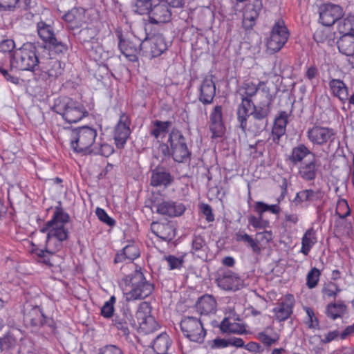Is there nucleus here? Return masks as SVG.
<instances>
[{
	"mask_svg": "<svg viewBox=\"0 0 354 354\" xmlns=\"http://www.w3.org/2000/svg\"><path fill=\"white\" fill-rule=\"evenodd\" d=\"M234 239L236 242H243L246 246L250 247L255 254L261 252V248L253 237L247 234L245 230L240 229L234 234Z\"/></svg>",
	"mask_w": 354,
	"mask_h": 354,
	"instance_id": "36",
	"label": "nucleus"
},
{
	"mask_svg": "<svg viewBox=\"0 0 354 354\" xmlns=\"http://www.w3.org/2000/svg\"><path fill=\"white\" fill-rule=\"evenodd\" d=\"M140 256V250L137 245L131 243L127 245L120 252H118L114 259V263H118L126 260L133 261Z\"/></svg>",
	"mask_w": 354,
	"mask_h": 354,
	"instance_id": "31",
	"label": "nucleus"
},
{
	"mask_svg": "<svg viewBox=\"0 0 354 354\" xmlns=\"http://www.w3.org/2000/svg\"><path fill=\"white\" fill-rule=\"evenodd\" d=\"M31 0H0V10L14 11L16 8L27 10L30 6Z\"/></svg>",
	"mask_w": 354,
	"mask_h": 354,
	"instance_id": "42",
	"label": "nucleus"
},
{
	"mask_svg": "<svg viewBox=\"0 0 354 354\" xmlns=\"http://www.w3.org/2000/svg\"><path fill=\"white\" fill-rule=\"evenodd\" d=\"M171 344L169 335L166 333H162L153 340V348L156 353H167Z\"/></svg>",
	"mask_w": 354,
	"mask_h": 354,
	"instance_id": "43",
	"label": "nucleus"
},
{
	"mask_svg": "<svg viewBox=\"0 0 354 354\" xmlns=\"http://www.w3.org/2000/svg\"><path fill=\"white\" fill-rule=\"evenodd\" d=\"M335 213L340 218H344L350 214L351 210L346 200L339 199L337 201Z\"/></svg>",
	"mask_w": 354,
	"mask_h": 354,
	"instance_id": "53",
	"label": "nucleus"
},
{
	"mask_svg": "<svg viewBox=\"0 0 354 354\" xmlns=\"http://www.w3.org/2000/svg\"><path fill=\"white\" fill-rule=\"evenodd\" d=\"M252 119L250 121V125L247 129L254 135H259L268 126V119L261 118L260 117L251 115Z\"/></svg>",
	"mask_w": 354,
	"mask_h": 354,
	"instance_id": "45",
	"label": "nucleus"
},
{
	"mask_svg": "<svg viewBox=\"0 0 354 354\" xmlns=\"http://www.w3.org/2000/svg\"><path fill=\"white\" fill-rule=\"evenodd\" d=\"M35 44L27 42L12 52L10 65L12 70L35 71L39 68L40 62L37 55Z\"/></svg>",
	"mask_w": 354,
	"mask_h": 354,
	"instance_id": "4",
	"label": "nucleus"
},
{
	"mask_svg": "<svg viewBox=\"0 0 354 354\" xmlns=\"http://www.w3.org/2000/svg\"><path fill=\"white\" fill-rule=\"evenodd\" d=\"M263 84V82H259V84L257 85L252 82H245L239 87L238 93L241 98L252 100V97L257 94L259 86Z\"/></svg>",
	"mask_w": 354,
	"mask_h": 354,
	"instance_id": "44",
	"label": "nucleus"
},
{
	"mask_svg": "<svg viewBox=\"0 0 354 354\" xmlns=\"http://www.w3.org/2000/svg\"><path fill=\"white\" fill-rule=\"evenodd\" d=\"M97 354H124V352L117 345L106 344L99 348Z\"/></svg>",
	"mask_w": 354,
	"mask_h": 354,
	"instance_id": "57",
	"label": "nucleus"
},
{
	"mask_svg": "<svg viewBox=\"0 0 354 354\" xmlns=\"http://www.w3.org/2000/svg\"><path fill=\"white\" fill-rule=\"evenodd\" d=\"M272 98L269 93L264 95V97L259 104H253L251 115L260 117L261 118L268 119V115L271 111Z\"/></svg>",
	"mask_w": 354,
	"mask_h": 354,
	"instance_id": "30",
	"label": "nucleus"
},
{
	"mask_svg": "<svg viewBox=\"0 0 354 354\" xmlns=\"http://www.w3.org/2000/svg\"><path fill=\"white\" fill-rule=\"evenodd\" d=\"M120 285L129 301L145 299L155 288L153 283L147 280L140 269L124 277Z\"/></svg>",
	"mask_w": 354,
	"mask_h": 354,
	"instance_id": "3",
	"label": "nucleus"
},
{
	"mask_svg": "<svg viewBox=\"0 0 354 354\" xmlns=\"http://www.w3.org/2000/svg\"><path fill=\"white\" fill-rule=\"evenodd\" d=\"M95 214L99 218V220L107 225L112 227L115 225V221L113 218H111L106 211L100 207H97L95 210Z\"/></svg>",
	"mask_w": 354,
	"mask_h": 354,
	"instance_id": "56",
	"label": "nucleus"
},
{
	"mask_svg": "<svg viewBox=\"0 0 354 354\" xmlns=\"http://www.w3.org/2000/svg\"><path fill=\"white\" fill-rule=\"evenodd\" d=\"M53 109L68 123H76L88 114L81 102L68 97L56 100Z\"/></svg>",
	"mask_w": 354,
	"mask_h": 354,
	"instance_id": "6",
	"label": "nucleus"
},
{
	"mask_svg": "<svg viewBox=\"0 0 354 354\" xmlns=\"http://www.w3.org/2000/svg\"><path fill=\"white\" fill-rule=\"evenodd\" d=\"M339 51L346 56L354 55V36L351 35H342L337 41Z\"/></svg>",
	"mask_w": 354,
	"mask_h": 354,
	"instance_id": "37",
	"label": "nucleus"
},
{
	"mask_svg": "<svg viewBox=\"0 0 354 354\" xmlns=\"http://www.w3.org/2000/svg\"><path fill=\"white\" fill-rule=\"evenodd\" d=\"M71 30L80 28L85 22V10L82 8H73L63 17Z\"/></svg>",
	"mask_w": 354,
	"mask_h": 354,
	"instance_id": "26",
	"label": "nucleus"
},
{
	"mask_svg": "<svg viewBox=\"0 0 354 354\" xmlns=\"http://www.w3.org/2000/svg\"><path fill=\"white\" fill-rule=\"evenodd\" d=\"M64 67L65 64L62 62L55 58H49L46 65L42 66L41 70L45 72L50 78L55 80L63 73Z\"/></svg>",
	"mask_w": 354,
	"mask_h": 354,
	"instance_id": "32",
	"label": "nucleus"
},
{
	"mask_svg": "<svg viewBox=\"0 0 354 354\" xmlns=\"http://www.w3.org/2000/svg\"><path fill=\"white\" fill-rule=\"evenodd\" d=\"M209 129L212 138H221L225 131L223 121V107L221 105L215 106L209 115Z\"/></svg>",
	"mask_w": 354,
	"mask_h": 354,
	"instance_id": "19",
	"label": "nucleus"
},
{
	"mask_svg": "<svg viewBox=\"0 0 354 354\" xmlns=\"http://www.w3.org/2000/svg\"><path fill=\"white\" fill-rule=\"evenodd\" d=\"M151 230L157 237L165 241H170L176 236V228L171 221H153L151 223Z\"/></svg>",
	"mask_w": 354,
	"mask_h": 354,
	"instance_id": "20",
	"label": "nucleus"
},
{
	"mask_svg": "<svg viewBox=\"0 0 354 354\" xmlns=\"http://www.w3.org/2000/svg\"><path fill=\"white\" fill-rule=\"evenodd\" d=\"M15 48V43L12 39H6L0 42V51L11 53Z\"/></svg>",
	"mask_w": 354,
	"mask_h": 354,
	"instance_id": "61",
	"label": "nucleus"
},
{
	"mask_svg": "<svg viewBox=\"0 0 354 354\" xmlns=\"http://www.w3.org/2000/svg\"><path fill=\"white\" fill-rule=\"evenodd\" d=\"M248 223L254 229H265L268 227L270 225L268 221L264 220L263 216L259 215L258 216H255L254 215L250 216L248 217Z\"/></svg>",
	"mask_w": 354,
	"mask_h": 354,
	"instance_id": "52",
	"label": "nucleus"
},
{
	"mask_svg": "<svg viewBox=\"0 0 354 354\" xmlns=\"http://www.w3.org/2000/svg\"><path fill=\"white\" fill-rule=\"evenodd\" d=\"M339 337L341 338V335L338 330H331L324 335V338L321 339V342L323 344H328L338 339Z\"/></svg>",
	"mask_w": 354,
	"mask_h": 354,
	"instance_id": "60",
	"label": "nucleus"
},
{
	"mask_svg": "<svg viewBox=\"0 0 354 354\" xmlns=\"http://www.w3.org/2000/svg\"><path fill=\"white\" fill-rule=\"evenodd\" d=\"M69 214L66 213L61 205L55 207L52 219L48 221L40 230L42 233H47V240L44 250L37 252L39 261L49 267L55 266L57 259L56 252L62 248V242L68 238L69 232L65 227L68 223Z\"/></svg>",
	"mask_w": 354,
	"mask_h": 354,
	"instance_id": "1",
	"label": "nucleus"
},
{
	"mask_svg": "<svg viewBox=\"0 0 354 354\" xmlns=\"http://www.w3.org/2000/svg\"><path fill=\"white\" fill-rule=\"evenodd\" d=\"M37 32L48 49L54 50L57 54H64L67 52L68 46L57 38L53 24L40 20L37 23Z\"/></svg>",
	"mask_w": 354,
	"mask_h": 354,
	"instance_id": "8",
	"label": "nucleus"
},
{
	"mask_svg": "<svg viewBox=\"0 0 354 354\" xmlns=\"http://www.w3.org/2000/svg\"><path fill=\"white\" fill-rule=\"evenodd\" d=\"M216 283L221 289L228 292H236L244 286V281L240 276L228 269L217 272Z\"/></svg>",
	"mask_w": 354,
	"mask_h": 354,
	"instance_id": "10",
	"label": "nucleus"
},
{
	"mask_svg": "<svg viewBox=\"0 0 354 354\" xmlns=\"http://www.w3.org/2000/svg\"><path fill=\"white\" fill-rule=\"evenodd\" d=\"M145 15H148L149 21L152 24L167 23L171 18L170 8L160 0L154 3Z\"/></svg>",
	"mask_w": 354,
	"mask_h": 354,
	"instance_id": "16",
	"label": "nucleus"
},
{
	"mask_svg": "<svg viewBox=\"0 0 354 354\" xmlns=\"http://www.w3.org/2000/svg\"><path fill=\"white\" fill-rule=\"evenodd\" d=\"M162 153L164 155H171L173 160L178 163L188 162L192 154L185 136L177 129H173L170 131L167 145H165V149L162 150Z\"/></svg>",
	"mask_w": 354,
	"mask_h": 354,
	"instance_id": "5",
	"label": "nucleus"
},
{
	"mask_svg": "<svg viewBox=\"0 0 354 354\" xmlns=\"http://www.w3.org/2000/svg\"><path fill=\"white\" fill-rule=\"evenodd\" d=\"M295 305V299L292 295H288L286 299L280 302L273 309L275 318L279 322H283L288 319L292 313Z\"/></svg>",
	"mask_w": 354,
	"mask_h": 354,
	"instance_id": "24",
	"label": "nucleus"
},
{
	"mask_svg": "<svg viewBox=\"0 0 354 354\" xmlns=\"http://www.w3.org/2000/svg\"><path fill=\"white\" fill-rule=\"evenodd\" d=\"M171 121L155 120L152 122L149 133L156 139L164 138L169 131V129L171 127Z\"/></svg>",
	"mask_w": 354,
	"mask_h": 354,
	"instance_id": "40",
	"label": "nucleus"
},
{
	"mask_svg": "<svg viewBox=\"0 0 354 354\" xmlns=\"http://www.w3.org/2000/svg\"><path fill=\"white\" fill-rule=\"evenodd\" d=\"M255 337L265 346L268 347L277 344L280 339V335L272 326L264 328L261 331L258 332Z\"/></svg>",
	"mask_w": 354,
	"mask_h": 354,
	"instance_id": "29",
	"label": "nucleus"
},
{
	"mask_svg": "<svg viewBox=\"0 0 354 354\" xmlns=\"http://www.w3.org/2000/svg\"><path fill=\"white\" fill-rule=\"evenodd\" d=\"M158 0H136L133 6V11L139 15H145L149 11V8Z\"/></svg>",
	"mask_w": 354,
	"mask_h": 354,
	"instance_id": "47",
	"label": "nucleus"
},
{
	"mask_svg": "<svg viewBox=\"0 0 354 354\" xmlns=\"http://www.w3.org/2000/svg\"><path fill=\"white\" fill-rule=\"evenodd\" d=\"M346 313L347 306L344 301L341 300L328 304L325 310L327 317L333 320L337 318H342Z\"/></svg>",
	"mask_w": 354,
	"mask_h": 354,
	"instance_id": "33",
	"label": "nucleus"
},
{
	"mask_svg": "<svg viewBox=\"0 0 354 354\" xmlns=\"http://www.w3.org/2000/svg\"><path fill=\"white\" fill-rule=\"evenodd\" d=\"M206 243L204 238L201 235H194L192 241L191 252L194 254L205 251Z\"/></svg>",
	"mask_w": 354,
	"mask_h": 354,
	"instance_id": "50",
	"label": "nucleus"
},
{
	"mask_svg": "<svg viewBox=\"0 0 354 354\" xmlns=\"http://www.w3.org/2000/svg\"><path fill=\"white\" fill-rule=\"evenodd\" d=\"M324 196V193L320 189H304L297 193L295 201L299 203L308 202L315 203L320 201Z\"/></svg>",
	"mask_w": 354,
	"mask_h": 354,
	"instance_id": "34",
	"label": "nucleus"
},
{
	"mask_svg": "<svg viewBox=\"0 0 354 354\" xmlns=\"http://www.w3.org/2000/svg\"><path fill=\"white\" fill-rule=\"evenodd\" d=\"M254 209L259 216H263V213L268 212V204L257 201L254 204Z\"/></svg>",
	"mask_w": 354,
	"mask_h": 354,
	"instance_id": "64",
	"label": "nucleus"
},
{
	"mask_svg": "<svg viewBox=\"0 0 354 354\" xmlns=\"http://www.w3.org/2000/svg\"><path fill=\"white\" fill-rule=\"evenodd\" d=\"M174 177L164 168H156L152 171L150 185L152 187H167L172 183Z\"/></svg>",
	"mask_w": 354,
	"mask_h": 354,
	"instance_id": "28",
	"label": "nucleus"
},
{
	"mask_svg": "<svg viewBox=\"0 0 354 354\" xmlns=\"http://www.w3.org/2000/svg\"><path fill=\"white\" fill-rule=\"evenodd\" d=\"M116 301V298L114 295L111 296L110 299L106 301L101 308V315L106 319L113 317L114 304Z\"/></svg>",
	"mask_w": 354,
	"mask_h": 354,
	"instance_id": "48",
	"label": "nucleus"
},
{
	"mask_svg": "<svg viewBox=\"0 0 354 354\" xmlns=\"http://www.w3.org/2000/svg\"><path fill=\"white\" fill-rule=\"evenodd\" d=\"M142 42L136 37L124 39L119 35L118 47L123 55L130 62H136L138 60Z\"/></svg>",
	"mask_w": 354,
	"mask_h": 354,
	"instance_id": "15",
	"label": "nucleus"
},
{
	"mask_svg": "<svg viewBox=\"0 0 354 354\" xmlns=\"http://www.w3.org/2000/svg\"><path fill=\"white\" fill-rule=\"evenodd\" d=\"M97 135V130L88 126L75 128L71 133V148L75 152L82 153L84 155L110 156L114 152L113 147L104 142L95 144Z\"/></svg>",
	"mask_w": 354,
	"mask_h": 354,
	"instance_id": "2",
	"label": "nucleus"
},
{
	"mask_svg": "<svg viewBox=\"0 0 354 354\" xmlns=\"http://www.w3.org/2000/svg\"><path fill=\"white\" fill-rule=\"evenodd\" d=\"M337 30L342 35L354 36V15H348L345 17H342L337 21Z\"/></svg>",
	"mask_w": 354,
	"mask_h": 354,
	"instance_id": "39",
	"label": "nucleus"
},
{
	"mask_svg": "<svg viewBox=\"0 0 354 354\" xmlns=\"http://www.w3.org/2000/svg\"><path fill=\"white\" fill-rule=\"evenodd\" d=\"M320 271L316 268H312L306 277V285L309 288H314L319 280Z\"/></svg>",
	"mask_w": 354,
	"mask_h": 354,
	"instance_id": "51",
	"label": "nucleus"
},
{
	"mask_svg": "<svg viewBox=\"0 0 354 354\" xmlns=\"http://www.w3.org/2000/svg\"><path fill=\"white\" fill-rule=\"evenodd\" d=\"M131 120L129 116L122 113L114 131V140L118 148H123L131 134L129 126Z\"/></svg>",
	"mask_w": 354,
	"mask_h": 354,
	"instance_id": "17",
	"label": "nucleus"
},
{
	"mask_svg": "<svg viewBox=\"0 0 354 354\" xmlns=\"http://www.w3.org/2000/svg\"><path fill=\"white\" fill-rule=\"evenodd\" d=\"M23 314L25 326L30 328L32 330H38L45 325L52 330L56 328V323L54 319L46 316L43 309L38 305L26 303L24 305Z\"/></svg>",
	"mask_w": 354,
	"mask_h": 354,
	"instance_id": "7",
	"label": "nucleus"
},
{
	"mask_svg": "<svg viewBox=\"0 0 354 354\" xmlns=\"http://www.w3.org/2000/svg\"><path fill=\"white\" fill-rule=\"evenodd\" d=\"M165 260L168 263L170 270L179 269L183 264V259L182 257H176L174 255L166 257Z\"/></svg>",
	"mask_w": 354,
	"mask_h": 354,
	"instance_id": "58",
	"label": "nucleus"
},
{
	"mask_svg": "<svg viewBox=\"0 0 354 354\" xmlns=\"http://www.w3.org/2000/svg\"><path fill=\"white\" fill-rule=\"evenodd\" d=\"M217 303L214 297L211 295H204L199 297L195 304L197 312L201 315H209L215 313Z\"/></svg>",
	"mask_w": 354,
	"mask_h": 354,
	"instance_id": "27",
	"label": "nucleus"
},
{
	"mask_svg": "<svg viewBox=\"0 0 354 354\" xmlns=\"http://www.w3.org/2000/svg\"><path fill=\"white\" fill-rule=\"evenodd\" d=\"M183 335L191 342L201 343L206 335L201 320L193 316H184L180 323Z\"/></svg>",
	"mask_w": 354,
	"mask_h": 354,
	"instance_id": "9",
	"label": "nucleus"
},
{
	"mask_svg": "<svg viewBox=\"0 0 354 354\" xmlns=\"http://www.w3.org/2000/svg\"><path fill=\"white\" fill-rule=\"evenodd\" d=\"M341 289L339 288L337 283L329 281L326 283L322 290V292L324 295L328 297H336Z\"/></svg>",
	"mask_w": 354,
	"mask_h": 354,
	"instance_id": "49",
	"label": "nucleus"
},
{
	"mask_svg": "<svg viewBox=\"0 0 354 354\" xmlns=\"http://www.w3.org/2000/svg\"><path fill=\"white\" fill-rule=\"evenodd\" d=\"M288 37L289 32L283 20L279 19L272 28L270 37L267 42L268 48L273 52H277L285 45Z\"/></svg>",
	"mask_w": 354,
	"mask_h": 354,
	"instance_id": "12",
	"label": "nucleus"
},
{
	"mask_svg": "<svg viewBox=\"0 0 354 354\" xmlns=\"http://www.w3.org/2000/svg\"><path fill=\"white\" fill-rule=\"evenodd\" d=\"M216 95V85L212 77H205L199 88L198 100L204 105L211 104Z\"/></svg>",
	"mask_w": 354,
	"mask_h": 354,
	"instance_id": "22",
	"label": "nucleus"
},
{
	"mask_svg": "<svg viewBox=\"0 0 354 354\" xmlns=\"http://www.w3.org/2000/svg\"><path fill=\"white\" fill-rule=\"evenodd\" d=\"M220 329L227 333H242V326L238 323L232 322L228 318H225L221 322Z\"/></svg>",
	"mask_w": 354,
	"mask_h": 354,
	"instance_id": "46",
	"label": "nucleus"
},
{
	"mask_svg": "<svg viewBox=\"0 0 354 354\" xmlns=\"http://www.w3.org/2000/svg\"><path fill=\"white\" fill-rule=\"evenodd\" d=\"M317 243L316 232L310 227L306 231L301 239V248L300 252L308 255L311 248Z\"/></svg>",
	"mask_w": 354,
	"mask_h": 354,
	"instance_id": "41",
	"label": "nucleus"
},
{
	"mask_svg": "<svg viewBox=\"0 0 354 354\" xmlns=\"http://www.w3.org/2000/svg\"><path fill=\"white\" fill-rule=\"evenodd\" d=\"M131 320V315L127 311H122L113 316L111 326L118 330L120 335L128 337L130 333L129 325Z\"/></svg>",
	"mask_w": 354,
	"mask_h": 354,
	"instance_id": "23",
	"label": "nucleus"
},
{
	"mask_svg": "<svg viewBox=\"0 0 354 354\" xmlns=\"http://www.w3.org/2000/svg\"><path fill=\"white\" fill-rule=\"evenodd\" d=\"M288 116L286 111H280L279 115L275 118L274 126L286 129Z\"/></svg>",
	"mask_w": 354,
	"mask_h": 354,
	"instance_id": "59",
	"label": "nucleus"
},
{
	"mask_svg": "<svg viewBox=\"0 0 354 354\" xmlns=\"http://www.w3.org/2000/svg\"><path fill=\"white\" fill-rule=\"evenodd\" d=\"M335 131L330 127L315 124L308 128L306 136L309 141L317 146L330 145L335 138Z\"/></svg>",
	"mask_w": 354,
	"mask_h": 354,
	"instance_id": "11",
	"label": "nucleus"
},
{
	"mask_svg": "<svg viewBox=\"0 0 354 354\" xmlns=\"http://www.w3.org/2000/svg\"><path fill=\"white\" fill-rule=\"evenodd\" d=\"M237 120L239 122L240 128L243 132H245L248 128V120L251 115L250 113L243 111L241 109H236Z\"/></svg>",
	"mask_w": 354,
	"mask_h": 354,
	"instance_id": "54",
	"label": "nucleus"
},
{
	"mask_svg": "<svg viewBox=\"0 0 354 354\" xmlns=\"http://www.w3.org/2000/svg\"><path fill=\"white\" fill-rule=\"evenodd\" d=\"M93 37V30L91 28H86L80 31L79 38L82 42L89 41Z\"/></svg>",
	"mask_w": 354,
	"mask_h": 354,
	"instance_id": "62",
	"label": "nucleus"
},
{
	"mask_svg": "<svg viewBox=\"0 0 354 354\" xmlns=\"http://www.w3.org/2000/svg\"><path fill=\"white\" fill-rule=\"evenodd\" d=\"M343 15V8L337 4L326 3L319 7V21L325 26L337 24Z\"/></svg>",
	"mask_w": 354,
	"mask_h": 354,
	"instance_id": "14",
	"label": "nucleus"
},
{
	"mask_svg": "<svg viewBox=\"0 0 354 354\" xmlns=\"http://www.w3.org/2000/svg\"><path fill=\"white\" fill-rule=\"evenodd\" d=\"M318 170V165L315 158L309 162L304 163L299 168V176L303 180L311 181L315 179Z\"/></svg>",
	"mask_w": 354,
	"mask_h": 354,
	"instance_id": "35",
	"label": "nucleus"
},
{
	"mask_svg": "<svg viewBox=\"0 0 354 354\" xmlns=\"http://www.w3.org/2000/svg\"><path fill=\"white\" fill-rule=\"evenodd\" d=\"M150 313L151 307L146 302L140 304L136 313V317L140 328L145 330L146 333L152 331L153 328L157 325L153 317L150 315Z\"/></svg>",
	"mask_w": 354,
	"mask_h": 354,
	"instance_id": "21",
	"label": "nucleus"
},
{
	"mask_svg": "<svg viewBox=\"0 0 354 354\" xmlns=\"http://www.w3.org/2000/svg\"><path fill=\"white\" fill-rule=\"evenodd\" d=\"M153 208L156 209L158 214L169 217L180 216L185 211V207L183 203L158 198L152 201L151 209Z\"/></svg>",
	"mask_w": 354,
	"mask_h": 354,
	"instance_id": "13",
	"label": "nucleus"
},
{
	"mask_svg": "<svg viewBox=\"0 0 354 354\" xmlns=\"http://www.w3.org/2000/svg\"><path fill=\"white\" fill-rule=\"evenodd\" d=\"M311 153L310 150L304 144H299L292 149L288 160L294 165H296L299 162H302L307 156Z\"/></svg>",
	"mask_w": 354,
	"mask_h": 354,
	"instance_id": "38",
	"label": "nucleus"
},
{
	"mask_svg": "<svg viewBox=\"0 0 354 354\" xmlns=\"http://www.w3.org/2000/svg\"><path fill=\"white\" fill-rule=\"evenodd\" d=\"M330 93L338 98L342 104H345L348 100V88L346 84L339 79L332 78L328 82Z\"/></svg>",
	"mask_w": 354,
	"mask_h": 354,
	"instance_id": "25",
	"label": "nucleus"
},
{
	"mask_svg": "<svg viewBox=\"0 0 354 354\" xmlns=\"http://www.w3.org/2000/svg\"><path fill=\"white\" fill-rule=\"evenodd\" d=\"M306 313L308 316V320L306 322V325L309 328L316 329L319 328V320L315 315V313L310 308H305Z\"/></svg>",
	"mask_w": 354,
	"mask_h": 354,
	"instance_id": "55",
	"label": "nucleus"
},
{
	"mask_svg": "<svg viewBox=\"0 0 354 354\" xmlns=\"http://www.w3.org/2000/svg\"><path fill=\"white\" fill-rule=\"evenodd\" d=\"M286 129L274 126L272 130V140L274 142H279L281 136L286 133Z\"/></svg>",
	"mask_w": 354,
	"mask_h": 354,
	"instance_id": "63",
	"label": "nucleus"
},
{
	"mask_svg": "<svg viewBox=\"0 0 354 354\" xmlns=\"http://www.w3.org/2000/svg\"><path fill=\"white\" fill-rule=\"evenodd\" d=\"M261 0H250L243 11V24L246 29L252 28L262 9Z\"/></svg>",
	"mask_w": 354,
	"mask_h": 354,
	"instance_id": "18",
	"label": "nucleus"
}]
</instances>
